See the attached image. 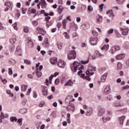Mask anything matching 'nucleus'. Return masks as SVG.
<instances>
[{
    "instance_id": "f257e3e1",
    "label": "nucleus",
    "mask_w": 129,
    "mask_h": 129,
    "mask_svg": "<svg viewBox=\"0 0 129 129\" xmlns=\"http://www.w3.org/2000/svg\"><path fill=\"white\" fill-rule=\"evenodd\" d=\"M81 69H84V66L78 61H75L71 66V71L74 73L77 72V70H80Z\"/></svg>"
},
{
    "instance_id": "f03ea898",
    "label": "nucleus",
    "mask_w": 129,
    "mask_h": 129,
    "mask_svg": "<svg viewBox=\"0 0 129 129\" xmlns=\"http://www.w3.org/2000/svg\"><path fill=\"white\" fill-rule=\"evenodd\" d=\"M96 71V68L95 67L92 66H89L88 67V70L86 72V75H92L93 73H90V72Z\"/></svg>"
},
{
    "instance_id": "7ed1b4c3",
    "label": "nucleus",
    "mask_w": 129,
    "mask_h": 129,
    "mask_svg": "<svg viewBox=\"0 0 129 129\" xmlns=\"http://www.w3.org/2000/svg\"><path fill=\"white\" fill-rule=\"evenodd\" d=\"M97 40L98 38L97 37H91L90 38V43L92 46H95L97 45Z\"/></svg>"
},
{
    "instance_id": "20e7f679",
    "label": "nucleus",
    "mask_w": 129,
    "mask_h": 129,
    "mask_svg": "<svg viewBox=\"0 0 129 129\" xmlns=\"http://www.w3.org/2000/svg\"><path fill=\"white\" fill-rule=\"evenodd\" d=\"M68 58L70 60L71 59H75L76 58V51L75 50H72L68 55Z\"/></svg>"
},
{
    "instance_id": "39448f33",
    "label": "nucleus",
    "mask_w": 129,
    "mask_h": 129,
    "mask_svg": "<svg viewBox=\"0 0 129 129\" xmlns=\"http://www.w3.org/2000/svg\"><path fill=\"white\" fill-rule=\"evenodd\" d=\"M67 109L68 111H72V112H74V110H75V105H74V104H72L68 105L67 107Z\"/></svg>"
},
{
    "instance_id": "423d86ee",
    "label": "nucleus",
    "mask_w": 129,
    "mask_h": 129,
    "mask_svg": "<svg viewBox=\"0 0 129 129\" xmlns=\"http://www.w3.org/2000/svg\"><path fill=\"white\" fill-rule=\"evenodd\" d=\"M57 65L59 67H60V68H64L66 65V62L61 59H59L58 60Z\"/></svg>"
},
{
    "instance_id": "0eeeda50",
    "label": "nucleus",
    "mask_w": 129,
    "mask_h": 129,
    "mask_svg": "<svg viewBox=\"0 0 129 129\" xmlns=\"http://www.w3.org/2000/svg\"><path fill=\"white\" fill-rule=\"evenodd\" d=\"M120 30H121L122 33L121 34L123 35V36H127V35H128V31L129 29L128 28H120Z\"/></svg>"
},
{
    "instance_id": "6e6552de",
    "label": "nucleus",
    "mask_w": 129,
    "mask_h": 129,
    "mask_svg": "<svg viewBox=\"0 0 129 129\" xmlns=\"http://www.w3.org/2000/svg\"><path fill=\"white\" fill-rule=\"evenodd\" d=\"M110 85H108L104 90V94H109V93H110Z\"/></svg>"
},
{
    "instance_id": "1a4fd4ad",
    "label": "nucleus",
    "mask_w": 129,
    "mask_h": 129,
    "mask_svg": "<svg viewBox=\"0 0 129 129\" xmlns=\"http://www.w3.org/2000/svg\"><path fill=\"white\" fill-rule=\"evenodd\" d=\"M124 118H125V116L123 115L118 118V120L120 125H122L123 124V120H124Z\"/></svg>"
},
{
    "instance_id": "9d476101",
    "label": "nucleus",
    "mask_w": 129,
    "mask_h": 129,
    "mask_svg": "<svg viewBox=\"0 0 129 129\" xmlns=\"http://www.w3.org/2000/svg\"><path fill=\"white\" fill-rule=\"evenodd\" d=\"M73 98V96L72 95H69L67 96L65 99V101L66 103H70L71 102H72V99Z\"/></svg>"
},
{
    "instance_id": "9b49d317",
    "label": "nucleus",
    "mask_w": 129,
    "mask_h": 129,
    "mask_svg": "<svg viewBox=\"0 0 129 129\" xmlns=\"http://www.w3.org/2000/svg\"><path fill=\"white\" fill-rule=\"evenodd\" d=\"M93 112V110L92 109V108L89 107V108H88L86 110V115L89 116V115H91V114H92Z\"/></svg>"
},
{
    "instance_id": "f8f14e48",
    "label": "nucleus",
    "mask_w": 129,
    "mask_h": 129,
    "mask_svg": "<svg viewBox=\"0 0 129 129\" xmlns=\"http://www.w3.org/2000/svg\"><path fill=\"white\" fill-rule=\"evenodd\" d=\"M108 75V73H106L103 76H101L100 79L101 82H105V80H106V77Z\"/></svg>"
},
{
    "instance_id": "ddd939ff",
    "label": "nucleus",
    "mask_w": 129,
    "mask_h": 129,
    "mask_svg": "<svg viewBox=\"0 0 129 129\" xmlns=\"http://www.w3.org/2000/svg\"><path fill=\"white\" fill-rule=\"evenodd\" d=\"M40 4H41V8L42 9H46L47 8V4H46V1L45 0H40Z\"/></svg>"
},
{
    "instance_id": "4468645a",
    "label": "nucleus",
    "mask_w": 129,
    "mask_h": 129,
    "mask_svg": "<svg viewBox=\"0 0 129 129\" xmlns=\"http://www.w3.org/2000/svg\"><path fill=\"white\" fill-rule=\"evenodd\" d=\"M105 112V110H104V109H100L98 113V115L99 116H102V115H103L104 114V113Z\"/></svg>"
},
{
    "instance_id": "2eb2a0df",
    "label": "nucleus",
    "mask_w": 129,
    "mask_h": 129,
    "mask_svg": "<svg viewBox=\"0 0 129 129\" xmlns=\"http://www.w3.org/2000/svg\"><path fill=\"white\" fill-rule=\"evenodd\" d=\"M59 75V73H55L54 75H51L50 77H49V83L51 84L52 82V79L53 77H56V76Z\"/></svg>"
},
{
    "instance_id": "dca6fc26",
    "label": "nucleus",
    "mask_w": 129,
    "mask_h": 129,
    "mask_svg": "<svg viewBox=\"0 0 129 129\" xmlns=\"http://www.w3.org/2000/svg\"><path fill=\"white\" fill-rule=\"evenodd\" d=\"M48 88L46 86H43L42 90V94L43 95H47L48 94Z\"/></svg>"
},
{
    "instance_id": "f3484780",
    "label": "nucleus",
    "mask_w": 129,
    "mask_h": 129,
    "mask_svg": "<svg viewBox=\"0 0 129 129\" xmlns=\"http://www.w3.org/2000/svg\"><path fill=\"white\" fill-rule=\"evenodd\" d=\"M124 54L121 53L116 56V60H120L121 59H123L124 58Z\"/></svg>"
},
{
    "instance_id": "a211bd4d",
    "label": "nucleus",
    "mask_w": 129,
    "mask_h": 129,
    "mask_svg": "<svg viewBox=\"0 0 129 129\" xmlns=\"http://www.w3.org/2000/svg\"><path fill=\"white\" fill-rule=\"evenodd\" d=\"M64 86H73V82L69 80L65 84Z\"/></svg>"
},
{
    "instance_id": "6ab92c4d",
    "label": "nucleus",
    "mask_w": 129,
    "mask_h": 129,
    "mask_svg": "<svg viewBox=\"0 0 129 129\" xmlns=\"http://www.w3.org/2000/svg\"><path fill=\"white\" fill-rule=\"evenodd\" d=\"M107 15L109 18H113V12L112 10H109L107 12Z\"/></svg>"
},
{
    "instance_id": "aec40b11",
    "label": "nucleus",
    "mask_w": 129,
    "mask_h": 129,
    "mask_svg": "<svg viewBox=\"0 0 129 129\" xmlns=\"http://www.w3.org/2000/svg\"><path fill=\"white\" fill-rule=\"evenodd\" d=\"M5 6L8 7V8H11V9H13V4L10 2H6L5 3Z\"/></svg>"
},
{
    "instance_id": "412c9836",
    "label": "nucleus",
    "mask_w": 129,
    "mask_h": 129,
    "mask_svg": "<svg viewBox=\"0 0 129 129\" xmlns=\"http://www.w3.org/2000/svg\"><path fill=\"white\" fill-rule=\"evenodd\" d=\"M44 16L45 17V21L46 22V23H48V22H49V20L51 19V17L49 16V14L48 13H44Z\"/></svg>"
},
{
    "instance_id": "4be33fe9",
    "label": "nucleus",
    "mask_w": 129,
    "mask_h": 129,
    "mask_svg": "<svg viewBox=\"0 0 129 129\" xmlns=\"http://www.w3.org/2000/svg\"><path fill=\"white\" fill-rule=\"evenodd\" d=\"M50 62L51 64H56L57 63V58L56 57H52L50 58Z\"/></svg>"
},
{
    "instance_id": "5701e85b",
    "label": "nucleus",
    "mask_w": 129,
    "mask_h": 129,
    "mask_svg": "<svg viewBox=\"0 0 129 129\" xmlns=\"http://www.w3.org/2000/svg\"><path fill=\"white\" fill-rule=\"evenodd\" d=\"M109 48V45L107 44V45H104L101 48V50L103 51L104 50L105 51H107L108 49Z\"/></svg>"
},
{
    "instance_id": "b1692460",
    "label": "nucleus",
    "mask_w": 129,
    "mask_h": 129,
    "mask_svg": "<svg viewBox=\"0 0 129 129\" xmlns=\"http://www.w3.org/2000/svg\"><path fill=\"white\" fill-rule=\"evenodd\" d=\"M63 11H64V8L62 7V6H59L57 10L58 14L59 15H61V13H62V12H63Z\"/></svg>"
},
{
    "instance_id": "393cba45",
    "label": "nucleus",
    "mask_w": 129,
    "mask_h": 129,
    "mask_svg": "<svg viewBox=\"0 0 129 129\" xmlns=\"http://www.w3.org/2000/svg\"><path fill=\"white\" fill-rule=\"evenodd\" d=\"M28 110L27 109H21L19 110V113H21V114H25V113H27Z\"/></svg>"
},
{
    "instance_id": "a878e982",
    "label": "nucleus",
    "mask_w": 129,
    "mask_h": 129,
    "mask_svg": "<svg viewBox=\"0 0 129 129\" xmlns=\"http://www.w3.org/2000/svg\"><path fill=\"white\" fill-rule=\"evenodd\" d=\"M96 21L97 23H100L102 21V16L98 15L97 17Z\"/></svg>"
},
{
    "instance_id": "bb28decb",
    "label": "nucleus",
    "mask_w": 129,
    "mask_h": 129,
    "mask_svg": "<svg viewBox=\"0 0 129 129\" xmlns=\"http://www.w3.org/2000/svg\"><path fill=\"white\" fill-rule=\"evenodd\" d=\"M28 88V86L22 85L21 86V90L22 91L25 92L26 90H27V89Z\"/></svg>"
},
{
    "instance_id": "cd10ccee",
    "label": "nucleus",
    "mask_w": 129,
    "mask_h": 129,
    "mask_svg": "<svg viewBox=\"0 0 129 129\" xmlns=\"http://www.w3.org/2000/svg\"><path fill=\"white\" fill-rule=\"evenodd\" d=\"M28 45L30 48L34 47V43L31 40H28Z\"/></svg>"
},
{
    "instance_id": "c85d7f7f",
    "label": "nucleus",
    "mask_w": 129,
    "mask_h": 129,
    "mask_svg": "<svg viewBox=\"0 0 129 129\" xmlns=\"http://www.w3.org/2000/svg\"><path fill=\"white\" fill-rule=\"evenodd\" d=\"M6 93L8 94L10 97H13V96H14V94L12 93V92H11V90H6Z\"/></svg>"
},
{
    "instance_id": "c756f323",
    "label": "nucleus",
    "mask_w": 129,
    "mask_h": 129,
    "mask_svg": "<svg viewBox=\"0 0 129 129\" xmlns=\"http://www.w3.org/2000/svg\"><path fill=\"white\" fill-rule=\"evenodd\" d=\"M68 22L66 21V20H62V26L63 29H66V24H67Z\"/></svg>"
},
{
    "instance_id": "7c9ffc66",
    "label": "nucleus",
    "mask_w": 129,
    "mask_h": 129,
    "mask_svg": "<svg viewBox=\"0 0 129 129\" xmlns=\"http://www.w3.org/2000/svg\"><path fill=\"white\" fill-rule=\"evenodd\" d=\"M18 120V119H17V117L15 116H13L10 117V121L12 122H14V121H17Z\"/></svg>"
},
{
    "instance_id": "2f4dec72",
    "label": "nucleus",
    "mask_w": 129,
    "mask_h": 129,
    "mask_svg": "<svg viewBox=\"0 0 129 129\" xmlns=\"http://www.w3.org/2000/svg\"><path fill=\"white\" fill-rule=\"evenodd\" d=\"M63 35H64V38H66V39H69V38H70V36L66 32H64L63 33Z\"/></svg>"
},
{
    "instance_id": "473e14b6",
    "label": "nucleus",
    "mask_w": 129,
    "mask_h": 129,
    "mask_svg": "<svg viewBox=\"0 0 129 129\" xmlns=\"http://www.w3.org/2000/svg\"><path fill=\"white\" fill-rule=\"evenodd\" d=\"M17 41V39L15 38H11L10 40V42L12 45H14L15 44V42Z\"/></svg>"
},
{
    "instance_id": "72a5a7b5",
    "label": "nucleus",
    "mask_w": 129,
    "mask_h": 129,
    "mask_svg": "<svg viewBox=\"0 0 129 129\" xmlns=\"http://www.w3.org/2000/svg\"><path fill=\"white\" fill-rule=\"evenodd\" d=\"M36 75L37 77H38V78L41 77L42 76V73L36 71Z\"/></svg>"
},
{
    "instance_id": "f704fd0d",
    "label": "nucleus",
    "mask_w": 129,
    "mask_h": 129,
    "mask_svg": "<svg viewBox=\"0 0 129 129\" xmlns=\"http://www.w3.org/2000/svg\"><path fill=\"white\" fill-rule=\"evenodd\" d=\"M113 106L114 107H119V106H121V105L119 103H114Z\"/></svg>"
},
{
    "instance_id": "c9c22d12",
    "label": "nucleus",
    "mask_w": 129,
    "mask_h": 129,
    "mask_svg": "<svg viewBox=\"0 0 129 129\" xmlns=\"http://www.w3.org/2000/svg\"><path fill=\"white\" fill-rule=\"evenodd\" d=\"M118 70H120L122 68V64L121 62H118L117 63Z\"/></svg>"
},
{
    "instance_id": "e433bc0d",
    "label": "nucleus",
    "mask_w": 129,
    "mask_h": 129,
    "mask_svg": "<svg viewBox=\"0 0 129 129\" xmlns=\"http://www.w3.org/2000/svg\"><path fill=\"white\" fill-rule=\"evenodd\" d=\"M115 32L116 36L117 37V38H120V37H121V34L118 33L117 32V30H115Z\"/></svg>"
},
{
    "instance_id": "4c0bfd02",
    "label": "nucleus",
    "mask_w": 129,
    "mask_h": 129,
    "mask_svg": "<svg viewBox=\"0 0 129 129\" xmlns=\"http://www.w3.org/2000/svg\"><path fill=\"white\" fill-rule=\"evenodd\" d=\"M43 45L44 47H49V42H48V40H46L45 41H44V42L43 43Z\"/></svg>"
},
{
    "instance_id": "58836bf2",
    "label": "nucleus",
    "mask_w": 129,
    "mask_h": 129,
    "mask_svg": "<svg viewBox=\"0 0 129 129\" xmlns=\"http://www.w3.org/2000/svg\"><path fill=\"white\" fill-rule=\"evenodd\" d=\"M57 47L59 50H61V49H62V43L60 42H57Z\"/></svg>"
},
{
    "instance_id": "ea45409f",
    "label": "nucleus",
    "mask_w": 129,
    "mask_h": 129,
    "mask_svg": "<svg viewBox=\"0 0 129 129\" xmlns=\"http://www.w3.org/2000/svg\"><path fill=\"white\" fill-rule=\"evenodd\" d=\"M106 99L110 101V100H111V99H112V96L110 95L107 96V97L106 98Z\"/></svg>"
},
{
    "instance_id": "a19ab883",
    "label": "nucleus",
    "mask_w": 129,
    "mask_h": 129,
    "mask_svg": "<svg viewBox=\"0 0 129 129\" xmlns=\"http://www.w3.org/2000/svg\"><path fill=\"white\" fill-rule=\"evenodd\" d=\"M114 49L115 51H118L120 50V47H119V46H114Z\"/></svg>"
},
{
    "instance_id": "79ce46f5",
    "label": "nucleus",
    "mask_w": 129,
    "mask_h": 129,
    "mask_svg": "<svg viewBox=\"0 0 129 129\" xmlns=\"http://www.w3.org/2000/svg\"><path fill=\"white\" fill-rule=\"evenodd\" d=\"M117 4H119V5H120L124 2V0H115Z\"/></svg>"
},
{
    "instance_id": "37998d69",
    "label": "nucleus",
    "mask_w": 129,
    "mask_h": 129,
    "mask_svg": "<svg viewBox=\"0 0 129 129\" xmlns=\"http://www.w3.org/2000/svg\"><path fill=\"white\" fill-rule=\"evenodd\" d=\"M8 71L9 75H13V70L12 69V68H9Z\"/></svg>"
},
{
    "instance_id": "c03bdc74",
    "label": "nucleus",
    "mask_w": 129,
    "mask_h": 129,
    "mask_svg": "<svg viewBox=\"0 0 129 129\" xmlns=\"http://www.w3.org/2000/svg\"><path fill=\"white\" fill-rule=\"evenodd\" d=\"M88 10L89 12H93V8L91 6H89L88 7Z\"/></svg>"
},
{
    "instance_id": "a18cd8bd",
    "label": "nucleus",
    "mask_w": 129,
    "mask_h": 129,
    "mask_svg": "<svg viewBox=\"0 0 129 129\" xmlns=\"http://www.w3.org/2000/svg\"><path fill=\"white\" fill-rule=\"evenodd\" d=\"M24 31L25 33H29V27L26 26L24 28Z\"/></svg>"
},
{
    "instance_id": "49530a36",
    "label": "nucleus",
    "mask_w": 129,
    "mask_h": 129,
    "mask_svg": "<svg viewBox=\"0 0 129 129\" xmlns=\"http://www.w3.org/2000/svg\"><path fill=\"white\" fill-rule=\"evenodd\" d=\"M123 48H124V49H126L127 50H128L129 49V45L125 44L123 45Z\"/></svg>"
},
{
    "instance_id": "de8ad7c7",
    "label": "nucleus",
    "mask_w": 129,
    "mask_h": 129,
    "mask_svg": "<svg viewBox=\"0 0 129 129\" xmlns=\"http://www.w3.org/2000/svg\"><path fill=\"white\" fill-rule=\"evenodd\" d=\"M24 63H25V64H27L28 65H30V64H31V61L28 59H24Z\"/></svg>"
},
{
    "instance_id": "09e8293b",
    "label": "nucleus",
    "mask_w": 129,
    "mask_h": 129,
    "mask_svg": "<svg viewBox=\"0 0 129 129\" xmlns=\"http://www.w3.org/2000/svg\"><path fill=\"white\" fill-rule=\"evenodd\" d=\"M110 53L111 54H114V52H115V49H114V46L112 47L111 49L110 50Z\"/></svg>"
},
{
    "instance_id": "8fccbe9b",
    "label": "nucleus",
    "mask_w": 129,
    "mask_h": 129,
    "mask_svg": "<svg viewBox=\"0 0 129 129\" xmlns=\"http://www.w3.org/2000/svg\"><path fill=\"white\" fill-rule=\"evenodd\" d=\"M5 118H6V115L3 113V112L1 113L0 115V118H2V119H4Z\"/></svg>"
},
{
    "instance_id": "3c124183",
    "label": "nucleus",
    "mask_w": 129,
    "mask_h": 129,
    "mask_svg": "<svg viewBox=\"0 0 129 129\" xmlns=\"http://www.w3.org/2000/svg\"><path fill=\"white\" fill-rule=\"evenodd\" d=\"M92 34H93V35L95 37H96L98 35V33H97V32L95 31H93Z\"/></svg>"
},
{
    "instance_id": "603ef678",
    "label": "nucleus",
    "mask_w": 129,
    "mask_h": 129,
    "mask_svg": "<svg viewBox=\"0 0 129 129\" xmlns=\"http://www.w3.org/2000/svg\"><path fill=\"white\" fill-rule=\"evenodd\" d=\"M17 13L16 14V16L18 18H20V16H21V13H20V11L17 10Z\"/></svg>"
},
{
    "instance_id": "864d4df0",
    "label": "nucleus",
    "mask_w": 129,
    "mask_h": 129,
    "mask_svg": "<svg viewBox=\"0 0 129 129\" xmlns=\"http://www.w3.org/2000/svg\"><path fill=\"white\" fill-rule=\"evenodd\" d=\"M40 64V62H38V63L36 64V69H35L36 71H38L39 70V66Z\"/></svg>"
},
{
    "instance_id": "5fc2aeb1",
    "label": "nucleus",
    "mask_w": 129,
    "mask_h": 129,
    "mask_svg": "<svg viewBox=\"0 0 129 129\" xmlns=\"http://www.w3.org/2000/svg\"><path fill=\"white\" fill-rule=\"evenodd\" d=\"M45 104V102H41L39 104V107H43Z\"/></svg>"
},
{
    "instance_id": "6e6d98bb",
    "label": "nucleus",
    "mask_w": 129,
    "mask_h": 129,
    "mask_svg": "<svg viewBox=\"0 0 129 129\" xmlns=\"http://www.w3.org/2000/svg\"><path fill=\"white\" fill-rule=\"evenodd\" d=\"M59 82H60V80H59V79H56L55 80V84H56V85H58V84H59Z\"/></svg>"
},
{
    "instance_id": "4d7b16f0",
    "label": "nucleus",
    "mask_w": 129,
    "mask_h": 129,
    "mask_svg": "<svg viewBox=\"0 0 129 129\" xmlns=\"http://www.w3.org/2000/svg\"><path fill=\"white\" fill-rule=\"evenodd\" d=\"M108 34H110L113 33V29H111L107 31Z\"/></svg>"
},
{
    "instance_id": "13d9d810",
    "label": "nucleus",
    "mask_w": 129,
    "mask_h": 129,
    "mask_svg": "<svg viewBox=\"0 0 129 129\" xmlns=\"http://www.w3.org/2000/svg\"><path fill=\"white\" fill-rule=\"evenodd\" d=\"M83 109H85V110H87V109L89 108V107H88V106H87L86 105H84L83 106Z\"/></svg>"
},
{
    "instance_id": "bf43d9fd",
    "label": "nucleus",
    "mask_w": 129,
    "mask_h": 129,
    "mask_svg": "<svg viewBox=\"0 0 129 129\" xmlns=\"http://www.w3.org/2000/svg\"><path fill=\"white\" fill-rule=\"evenodd\" d=\"M14 28L15 30H16V31H18V27H17V23H15L13 25Z\"/></svg>"
},
{
    "instance_id": "052dcab7",
    "label": "nucleus",
    "mask_w": 129,
    "mask_h": 129,
    "mask_svg": "<svg viewBox=\"0 0 129 129\" xmlns=\"http://www.w3.org/2000/svg\"><path fill=\"white\" fill-rule=\"evenodd\" d=\"M32 25L35 27H36V26H38V22H37L36 21H33Z\"/></svg>"
},
{
    "instance_id": "680f3d73",
    "label": "nucleus",
    "mask_w": 129,
    "mask_h": 129,
    "mask_svg": "<svg viewBox=\"0 0 129 129\" xmlns=\"http://www.w3.org/2000/svg\"><path fill=\"white\" fill-rule=\"evenodd\" d=\"M16 52H21V46H18L16 49Z\"/></svg>"
},
{
    "instance_id": "e2e57ef3",
    "label": "nucleus",
    "mask_w": 129,
    "mask_h": 129,
    "mask_svg": "<svg viewBox=\"0 0 129 129\" xmlns=\"http://www.w3.org/2000/svg\"><path fill=\"white\" fill-rule=\"evenodd\" d=\"M102 120L103 122H106L107 121V118L106 117H103Z\"/></svg>"
},
{
    "instance_id": "0e129e2a",
    "label": "nucleus",
    "mask_w": 129,
    "mask_h": 129,
    "mask_svg": "<svg viewBox=\"0 0 129 129\" xmlns=\"http://www.w3.org/2000/svg\"><path fill=\"white\" fill-rule=\"evenodd\" d=\"M33 97H34V98H37V93L36 92H33Z\"/></svg>"
},
{
    "instance_id": "69168bd1",
    "label": "nucleus",
    "mask_w": 129,
    "mask_h": 129,
    "mask_svg": "<svg viewBox=\"0 0 129 129\" xmlns=\"http://www.w3.org/2000/svg\"><path fill=\"white\" fill-rule=\"evenodd\" d=\"M22 118H20V119H18L17 122H19L20 125H22Z\"/></svg>"
},
{
    "instance_id": "338daca9",
    "label": "nucleus",
    "mask_w": 129,
    "mask_h": 129,
    "mask_svg": "<svg viewBox=\"0 0 129 129\" xmlns=\"http://www.w3.org/2000/svg\"><path fill=\"white\" fill-rule=\"evenodd\" d=\"M26 103H27V100H23L22 101V105H26Z\"/></svg>"
},
{
    "instance_id": "774afa93",
    "label": "nucleus",
    "mask_w": 129,
    "mask_h": 129,
    "mask_svg": "<svg viewBox=\"0 0 129 129\" xmlns=\"http://www.w3.org/2000/svg\"><path fill=\"white\" fill-rule=\"evenodd\" d=\"M129 88V86L128 85H126L125 86H124L122 87V89L123 90H125V89H128Z\"/></svg>"
}]
</instances>
